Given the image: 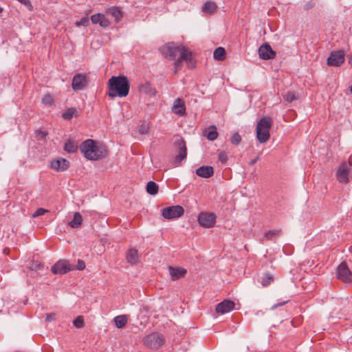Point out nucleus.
Wrapping results in <instances>:
<instances>
[{"label": "nucleus", "instance_id": "nucleus-43", "mask_svg": "<svg viewBox=\"0 0 352 352\" xmlns=\"http://www.w3.org/2000/svg\"><path fill=\"white\" fill-rule=\"evenodd\" d=\"M219 160L223 164H226L228 161V156L226 152L221 151L218 155Z\"/></svg>", "mask_w": 352, "mask_h": 352}, {"label": "nucleus", "instance_id": "nucleus-41", "mask_svg": "<svg viewBox=\"0 0 352 352\" xmlns=\"http://www.w3.org/2000/svg\"><path fill=\"white\" fill-rule=\"evenodd\" d=\"M149 127L146 124H142L139 126L138 131L140 134L144 135L148 133Z\"/></svg>", "mask_w": 352, "mask_h": 352}, {"label": "nucleus", "instance_id": "nucleus-11", "mask_svg": "<svg viewBox=\"0 0 352 352\" xmlns=\"http://www.w3.org/2000/svg\"><path fill=\"white\" fill-rule=\"evenodd\" d=\"M88 85V80L85 74H77L72 79V87L74 91H80L85 89Z\"/></svg>", "mask_w": 352, "mask_h": 352}, {"label": "nucleus", "instance_id": "nucleus-46", "mask_svg": "<svg viewBox=\"0 0 352 352\" xmlns=\"http://www.w3.org/2000/svg\"><path fill=\"white\" fill-rule=\"evenodd\" d=\"M54 318H55L54 314H50L47 315L45 320L50 322V321H52L54 319Z\"/></svg>", "mask_w": 352, "mask_h": 352}, {"label": "nucleus", "instance_id": "nucleus-45", "mask_svg": "<svg viewBox=\"0 0 352 352\" xmlns=\"http://www.w3.org/2000/svg\"><path fill=\"white\" fill-rule=\"evenodd\" d=\"M43 265L41 263H32L30 266V268L33 270H40L41 268H43Z\"/></svg>", "mask_w": 352, "mask_h": 352}, {"label": "nucleus", "instance_id": "nucleus-24", "mask_svg": "<svg viewBox=\"0 0 352 352\" xmlns=\"http://www.w3.org/2000/svg\"><path fill=\"white\" fill-rule=\"evenodd\" d=\"M126 260L131 265L138 263L139 261L138 250L135 248L129 249L126 254Z\"/></svg>", "mask_w": 352, "mask_h": 352}, {"label": "nucleus", "instance_id": "nucleus-5", "mask_svg": "<svg viewBox=\"0 0 352 352\" xmlns=\"http://www.w3.org/2000/svg\"><path fill=\"white\" fill-rule=\"evenodd\" d=\"M182 62H185L190 69H193L196 66L195 60L192 57V52L188 48L183 49L179 58L175 60V69L176 72L182 68Z\"/></svg>", "mask_w": 352, "mask_h": 352}, {"label": "nucleus", "instance_id": "nucleus-34", "mask_svg": "<svg viewBox=\"0 0 352 352\" xmlns=\"http://www.w3.org/2000/svg\"><path fill=\"white\" fill-rule=\"evenodd\" d=\"M74 116H76V110L75 108H69L66 110L65 112H64L62 115V117L65 120H69L71 119Z\"/></svg>", "mask_w": 352, "mask_h": 352}, {"label": "nucleus", "instance_id": "nucleus-50", "mask_svg": "<svg viewBox=\"0 0 352 352\" xmlns=\"http://www.w3.org/2000/svg\"><path fill=\"white\" fill-rule=\"evenodd\" d=\"M349 63L352 65V56H351L349 59Z\"/></svg>", "mask_w": 352, "mask_h": 352}, {"label": "nucleus", "instance_id": "nucleus-26", "mask_svg": "<svg viewBox=\"0 0 352 352\" xmlns=\"http://www.w3.org/2000/svg\"><path fill=\"white\" fill-rule=\"evenodd\" d=\"M139 91L142 94H144L148 96H155V90L152 87L151 85L146 82L139 86Z\"/></svg>", "mask_w": 352, "mask_h": 352}, {"label": "nucleus", "instance_id": "nucleus-44", "mask_svg": "<svg viewBox=\"0 0 352 352\" xmlns=\"http://www.w3.org/2000/svg\"><path fill=\"white\" fill-rule=\"evenodd\" d=\"M85 263L84 262V261L82 260H80V259H78V265L76 267H75V270H82L85 268Z\"/></svg>", "mask_w": 352, "mask_h": 352}, {"label": "nucleus", "instance_id": "nucleus-30", "mask_svg": "<svg viewBox=\"0 0 352 352\" xmlns=\"http://www.w3.org/2000/svg\"><path fill=\"white\" fill-rule=\"evenodd\" d=\"M213 57L217 60H223L226 58V50L222 47L215 49Z\"/></svg>", "mask_w": 352, "mask_h": 352}, {"label": "nucleus", "instance_id": "nucleus-29", "mask_svg": "<svg viewBox=\"0 0 352 352\" xmlns=\"http://www.w3.org/2000/svg\"><path fill=\"white\" fill-rule=\"evenodd\" d=\"M127 316L126 315L118 316L113 319L116 326L118 329L124 327L127 323Z\"/></svg>", "mask_w": 352, "mask_h": 352}, {"label": "nucleus", "instance_id": "nucleus-13", "mask_svg": "<svg viewBox=\"0 0 352 352\" xmlns=\"http://www.w3.org/2000/svg\"><path fill=\"white\" fill-rule=\"evenodd\" d=\"M216 217L212 213L201 212L198 216L199 223L205 228H212L215 223Z\"/></svg>", "mask_w": 352, "mask_h": 352}, {"label": "nucleus", "instance_id": "nucleus-27", "mask_svg": "<svg viewBox=\"0 0 352 352\" xmlns=\"http://www.w3.org/2000/svg\"><path fill=\"white\" fill-rule=\"evenodd\" d=\"M82 218L81 214L76 212L74 214V219L69 223V225L72 228H78L81 226Z\"/></svg>", "mask_w": 352, "mask_h": 352}, {"label": "nucleus", "instance_id": "nucleus-51", "mask_svg": "<svg viewBox=\"0 0 352 352\" xmlns=\"http://www.w3.org/2000/svg\"><path fill=\"white\" fill-rule=\"evenodd\" d=\"M3 11V8L1 7H0V12H1Z\"/></svg>", "mask_w": 352, "mask_h": 352}, {"label": "nucleus", "instance_id": "nucleus-52", "mask_svg": "<svg viewBox=\"0 0 352 352\" xmlns=\"http://www.w3.org/2000/svg\"><path fill=\"white\" fill-rule=\"evenodd\" d=\"M350 91H351V92L352 93V86H351V88H350Z\"/></svg>", "mask_w": 352, "mask_h": 352}, {"label": "nucleus", "instance_id": "nucleus-8", "mask_svg": "<svg viewBox=\"0 0 352 352\" xmlns=\"http://www.w3.org/2000/svg\"><path fill=\"white\" fill-rule=\"evenodd\" d=\"M184 210L181 206H173L164 208L162 210V215L167 219H173L182 217Z\"/></svg>", "mask_w": 352, "mask_h": 352}, {"label": "nucleus", "instance_id": "nucleus-28", "mask_svg": "<svg viewBox=\"0 0 352 352\" xmlns=\"http://www.w3.org/2000/svg\"><path fill=\"white\" fill-rule=\"evenodd\" d=\"M64 150L69 153H76L78 150V144L72 140H68L64 145Z\"/></svg>", "mask_w": 352, "mask_h": 352}, {"label": "nucleus", "instance_id": "nucleus-6", "mask_svg": "<svg viewBox=\"0 0 352 352\" xmlns=\"http://www.w3.org/2000/svg\"><path fill=\"white\" fill-rule=\"evenodd\" d=\"M164 342V337L158 332L150 333L144 338V344L152 349H159Z\"/></svg>", "mask_w": 352, "mask_h": 352}, {"label": "nucleus", "instance_id": "nucleus-16", "mask_svg": "<svg viewBox=\"0 0 352 352\" xmlns=\"http://www.w3.org/2000/svg\"><path fill=\"white\" fill-rule=\"evenodd\" d=\"M234 306L235 303L232 300L226 299L217 305L215 310L219 314H225L233 310Z\"/></svg>", "mask_w": 352, "mask_h": 352}, {"label": "nucleus", "instance_id": "nucleus-49", "mask_svg": "<svg viewBox=\"0 0 352 352\" xmlns=\"http://www.w3.org/2000/svg\"><path fill=\"white\" fill-rule=\"evenodd\" d=\"M257 160H258V157H256V158L254 159V160L251 162V163H250V164H254V163H256V162Z\"/></svg>", "mask_w": 352, "mask_h": 352}, {"label": "nucleus", "instance_id": "nucleus-37", "mask_svg": "<svg viewBox=\"0 0 352 352\" xmlns=\"http://www.w3.org/2000/svg\"><path fill=\"white\" fill-rule=\"evenodd\" d=\"M75 25L77 27H80V26L87 27L89 25V19L87 16L82 17L80 20L76 21L75 23Z\"/></svg>", "mask_w": 352, "mask_h": 352}, {"label": "nucleus", "instance_id": "nucleus-21", "mask_svg": "<svg viewBox=\"0 0 352 352\" xmlns=\"http://www.w3.org/2000/svg\"><path fill=\"white\" fill-rule=\"evenodd\" d=\"M185 104L184 102L179 98H177L173 103L172 111L179 116L185 114Z\"/></svg>", "mask_w": 352, "mask_h": 352}, {"label": "nucleus", "instance_id": "nucleus-36", "mask_svg": "<svg viewBox=\"0 0 352 352\" xmlns=\"http://www.w3.org/2000/svg\"><path fill=\"white\" fill-rule=\"evenodd\" d=\"M54 101L53 97L49 94L44 95L42 98V102L46 105H52L54 103Z\"/></svg>", "mask_w": 352, "mask_h": 352}, {"label": "nucleus", "instance_id": "nucleus-9", "mask_svg": "<svg viewBox=\"0 0 352 352\" xmlns=\"http://www.w3.org/2000/svg\"><path fill=\"white\" fill-rule=\"evenodd\" d=\"M337 278L345 283H352V272L345 262H342L337 267Z\"/></svg>", "mask_w": 352, "mask_h": 352}, {"label": "nucleus", "instance_id": "nucleus-2", "mask_svg": "<svg viewBox=\"0 0 352 352\" xmlns=\"http://www.w3.org/2000/svg\"><path fill=\"white\" fill-rule=\"evenodd\" d=\"M79 148L83 156L89 160H98L107 155L106 146L102 144H96L91 139L82 142Z\"/></svg>", "mask_w": 352, "mask_h": 352}, {"label": "nucleus", "instance_id": "nucleus-35", "mask_svg": "<svg viewBox=\"0 0 352 352\" xmlns=\"http://www.w3.org/2000/svg\"><path fill=\"white\" fill-rule=\"evenodd\" d=\"M230 142L234 145H238L241 142V137L239 133L236 132L230 138Z\"/></svg>", "mask_w": 352, "mask_h": 352}, {"label": "nucleus", "instance_id": "nucleus-32", "mask_svg": "<svg viewBox=\"0 0 352 352\" xmlns=\"http://www.w3.org/2000/svg\"><path fill=\"white\" fill-rule=\"evenodd\" d=\"M281 232L282 230L280 229L269 230L264 234L263 238L267 240H272L273 239L280 236Z\"/></svg>", "mask_w": 352, "mask_h": 352}, {"label": "nucleus", "instance_id": "nucleus-12", "mask_svg": "<svg viewBox=\"0 0 352 352\" xmlns=\"http://www.w3.org/2000/svg\"><path fill=\"white\" fill-rule=\"evenodd\" d=\"M175 145L178 148L179 153L175 156V162L178 164L186 158L187 148L184 139L179 138L175 142Z\"/></svg>", "mask_w": 352, "mask_h": 352}, {"label": "nucleus", "instance_id": "nucleus-25", "mask_svg": "<svg viewBox=\"0 0 352 352\" xmlns=\"http://www.w3.org/2000/svg\"><path fill=\"white\" fill-rule=\"evenodd\" d=\"M217 9V4L211 1H206L202 7V12L206 14H212Z\"/></svg>", "mask_w": 352, "mask_h": 352}, {"label": "nucleus", "instance_id": "nucleus-14", "mask_svg": "<svg viewBox=\"0 0 352 352\" xmlns=\"http://www.w3.org/2000/svg\"><path fill=\"white\" fill-rule=\"evenodd\" d=\"M344 62V54L342 50L333 52L327 59V65L339 67Z\"/></svg>", "mask_w": 352, "mask_h": 352}, {"label": "nucleus", "instance_id": "nucleus-48", "mask_svg": "<svg viewBox=\"0 0 352 352\" xmlns=\"http://www.w3.org/2000/svg\"><path fill=\"white\" fill-rule=\"evenodd\" d=\"M18 1L24 5H30V1L29 0H18Z\"/></svg>", "mask_w": 352, "mask_h": 352}, {"label": "nucleus", "instance_id": "nucleus-23", "mask_svg": "<svg viewBox=\"0 0 352 352\" xmlns=\"http://www.w3.org/2000/svg\"><path fill=\"white\" fill-rule=\"evenodd\" d=\"M204 135L210 141L215 140L218 137L217 127L214 125L210 126L204 131Z\"/></svg>", "mask_w": 352, "mask_h": 352}, {"label": "nucleus", "instance_id": "nucleus-1", "mask_svg": "<svg viewBox=\"0 0 352 352\" xmlns=\"http://www.w3.org/2000/svg\"><path fill=\"white\" fill-rule=\"evenodd\" d=\"M108 88L107 95L110 98H124L129 93L130 82L128 78L124 75L112 76L109 79Z\"/></svg>", "mask_w": 352, "mask_h": 352}, {"label": "nucleus", "instance_id": "nucleus-22", "mask_svg": "<svg viewBox=\"0 0 352 352\" xmlns=\"http://www.w3.org/2000/svg\"><path fill=\"white\" fill-rule=\"evenodd\" d=\"M196 173L199 177L208 178L212 176L214 169L210 166H203L196 170Z\"/></svg>", "mask_w": 352, "mask_h": 352}, {"label": "nucleus", "instance_id": "nucleus-18", "mask_svg": "<svg viewBox=\"0 0 352 352\" xmlns=\"http://www.w3.org/2000/svg\"><path fill=\"white\" fill-rule=\"evenodd\" d=\"M168 272L172 280H176L184 277L187 274V270L181 267L168 266Z\"/></svg>", "mask_w": 352, "mask_h": 352}, {"label": "nucleus", "instance_id": "nucleus-7", "mask_svg": "<svg viewBox=\"0 0 352 352\" xmlns=\"http://www.w3.org/2000/svg\"><path fill=\"white\" fill-rule=\"evenodd\" d=\"M74 270L75 266L71 265L68 261L59 260L52 267L51 271L54 274H65Z\"/></svg>", "mask_w": 352, "mask_h": 352}, {"label": "nucleus", "instance_id": "nucleus-17", "mask_svg": "<svg viewBox=\"0 0 352 352\" xmlns=\"http://www.w3.org/2000/svg\"><path fill=\"white\" fill-rule=\"evenodd\" d=\"M69 167V162L64 158L53 160L50 163V168L58 172L66 170Z\"/></svg>", "mask_w": 352, "mask_h": 352}, {"label": "nucleus", "instance_id": "nucleus-42", "mask_svg": "<svg viewBox=\"0 0 352 352\" xmlns=\"http://www.w3.org/2000/svg\"><path fill=\"white\" fill-rule=\"evenodd\" d=\"M49 210L40 208H38L34 213L32 214V217H37L41 215H44L45 213L48 212Z\"/></svg>", "mask_w": 352, "mask_h": 352}, {"label": "nucleus", "instance_id": "nucleus-47", "mask_svg": "<svg viewBox=\"0 0 352 352\" xmlns=\"http://www.w3.org/2000/svg\"><path fill=\"white\" fill-rule=\"evenodd\" d=\"M287 302V301H284V302H280V303H278V304L274 305L272 307L271 309H272V310H273V309H276V308H277L278 307H279V306H282V305H285V304H286Z\"/></svg>", "mask_w": 352, "mask_h": 352}, {"label": "nucleus", "instance_id": "nucleus-10", "mask_svg": "<svg viewBox=\"0 0 352 352\" xmlns=\"http://www.w3.org/2000/svg\"><path fill=\"white\" fill-rule=\"evenodd\" d=\"M350 165V162H343L339 166L336 177L340 183L346 184L349 182V175L351 171Z\"/></svg>", "mask_w": 352, "mask_h": 352}, {"label": "nucleus", "instance_id": "nucleus-33", "mask_svg": "<svg viewBox=\"0 0 352 352\" xmlns=\"http://www.w3.org/2000/svg\"><path fill=\"white\" fill-rule=\"evenodd\" d=\"M274 280L273 276L270 273H266L262 278L261 284L263 287L268 286Z\"/></svg>", "mask_w": 352, "mask_h": 352}, {"label": "nucleus", "instance_id": "nucleus-19", "mask_svg": "<svg viewBox=\"0 0 352 352\" xmlns=\"http://www.w3.org/2000/svg\"><path fill=\"white\" fill-rule=\"evenodd\" d=\"M91 21L93 24H99L102 28H107L109 25V21L103 14L98 13L91 16Z\"/></svg>", "mask_w": 352, "mask_h": 352}, {"label": "nucleus", "instance_id": "nucleus-31", "mask_svg": "<svg viewBox=\"0 0 352 352\" xmlns=\"http://www.w3.org/2000/svg\"><path fill=\"white\" fill-rule=\"evenodd\" d=\"M158 185L153 181L148 182L146 187V192L151 195H156L158 192Z\"/></svg>", "mask_w": 352, "mask_h": 352}, {"label": "nucleus", "instance_id": "nucleus-4", "mask_svg": "<svg viewBox=\"0 0 352 352\" xmlns=\"http://www.w3.org/2000/svg\"><path fill=\"white\" fill-rule=\"evenodd\" d=\"M183 49L188 48L182 45H177L173 42H170L162 46L160 50L164 57L169 60H176L178 54L180 55Z\"/></svg>", "mask_w": 352, "mask_h": 352}, {"label": "nucleus", "instance_id": "nucleus-38", "mask_svg": "<svg viewBox=\"0 0 352 352\" xmlns=\"http://www.w3.org/2000/svg\"><path fill=\"white\" fill-rule=\"evenodd\" d=\"M74 325L80 329L82 328L84 325V319L83 317L81 316H78L74 320Z\"/></svg>", "mask_w": 352, "mask_h": 352}, {"label": "nucleus", "instance_id": "nucleus-15", "mask_svg": "<svg viewBox=\"0 0 352 352\" xmlns=\"http://www.w3.org/2000/svg\"><path fill=\"white\" fill-rule=\"evenodd\" d=\"M258 55L261 59L269 60L276 57V52L272 49L270 44L265 43L259 47Z\"/></svg>", "mask_w": 352, "mask_h": 352}, {"label": "nucleus", "instance_id": "nucleus-39", "mask_svg": "<svg viewBox=\"0 0 352 352\" xmlns=\"http://www.w3.org/2000/svg\"><path fill=\"white\" fill-rule=\"evenodd\" d=\"M284 99L287 102H292L297 99L296 95L293 92H287L283 96Z\"/></svg>", "mask_w": 352, "mask_h": 352}, {"label": "nucleus", "instance_id": "nucleus-40", "mask_svg": "<svg viewBox=\"0 0 352 352\" xmlns=\"http://www.w3.org/2000/svg\"><path fill=\"white\" fill-rule=\"evenodd\" d=\"M35 135H36V138L38 140H43V139H45V137L47 136V132L42 131L41 129H37L35 131Z\"/></svg>", "mask_w": 352, "mask_h": 352}, {"label": "nucleus", "instance_id": "nucleus-3", "mask_svg": "<svg viewBox=\"0 0 352 352\" xmlns=\"http://www.w3.org/2000/svg\"><path fill=\"white\" fill-rule=\"evenodd\" d=\"M272 124L270 118H263L257 123L256 138L259 142L265 143L270 138V129Z\"/></svg>", "mask_w": 352, "mask_h": 352}, {"label": "nucleus", "instance_id": "nucleus-20", "mask_svg": "<svg viewBox=\"0 0 352 352\" xmlns=\"http://www.w3.org/2000/svg\"><path fill=\"white\" fill-rule=\"evenodd\" d=\"M105 12L107 14L111 16L116 22L120 21L123 16L121 9L118 6L109 7L106 9Z\"/></svg>", "mask_w": 352, "mask_h": 352}]
</instances>
